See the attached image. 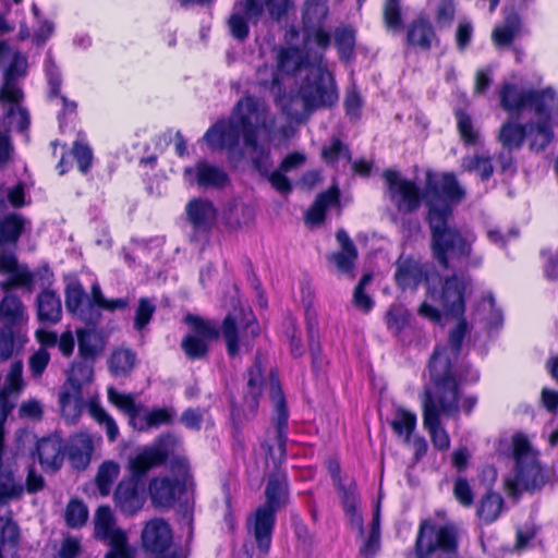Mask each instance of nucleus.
Listing matches in <instances>:
<instances>
[{
  "label": "nucleus",
  "instance_id": "1",
  "mask_svg": "<svg viewBox=\"0 0 558 558\" xmlns=\"http://www.w3.org/2000/svg\"><path fill=\"white\" fill-rule=\"evenodd\" d=\"M466 332L468 323L460 318L449 331L448 344L437 345L428 363L433 390L425 389L422 400L423 426L429 433L434 447L440 451L450 447V438L441 425L440 415H457L461 384L475 383L480 377L475 369L459 360Z\"/></svg>",
  "mask_w": 558,
  "mask_h": 558
},
{
  "label": "nucleus",
  "instance_id": "2",
  "mask_svg": "<svg viewBox=\"0 0 558 558\" xmlns=\"http://www.w3.org/2000/svg\"><path fill=\"white\" fill-rule=\"evenodd\" d=\"M274 128L275 116L268 105L257 97L245 96L234 105L228 120L217 121L203 140L214 150L226 149L230 162L236 163L244 157L241 137L250 157L270 147Z\"/></svg>",
  "mask_w": 558,
  "mask_h": 558
},
{
  "label": "nucleus",
  "instance_id": "3",
  "mask_svg": "<svg viewBox=\"0 0 558 558\" xmlns=\"http://www.w3.org/2000/svg\"><path fill=\"white\" fill-rule=\"evenodd\" d=\"M465 191L451 173L442 175L439 182L427 174L424 199L428 208V223L432 232L430 246L434 258L445 268L456 267L471 254L473 239L465 238L454 228L448 226L452 214L451 203H460Z\"/></svg>",
  "mask_w": 558,
  "mask_h": 558
},
{
  "label": "nucleus",
  "instance_id": "4",
  "mask_svg": "<svg viewBox=\"0 0 558 558\" xmlns=\"http://www.w3.org/2000/svg\"><path fill=\"white\" fill-rule=\"evenodd\" d=\"M174 444L172 434L162 435L130 460L132 474L119 483L113 496L122 513L134 514L143 508L146 499L143 477L150 469L163 464Z\"/></svg>",
  "mask_w": 558,
  "mask_h": 558
},
{
  "label": "nucleus",
  "instance_id": "5",
  "mask_svg": "<svg viewBox=\"0 0 558 558\" xmlns=\"http://www.w3.org/2000/svg\"><path fill=\"white\" fill-rule=\"evenodd\" d=\"M5 209V201L0 196V214ZM28 225L29 221L19 214H10L0 221V247L8 246L0 253V274L8 276L0 282V289L4 292L20 287L32 288L33 274L17 263L14 253L19 238Z\"/></svg>",
  "mask_w": 558,
  "mask_h": 558
},
{
  "label": "nucleus",
  "instance_id": "6",
  "mask_svg": "<svg viewBox=\"0 0 558 558\" xmlns=\"http://www.w3.org/2000/svg\"><path fill=\"white\" fill-rule=\"evenodd\" d=\"M286 476L280 472L271 474L265 490L266 502L259 506L247 521V531L264 554L270 549L276 513L286 502Z\"/></svg>",
  "mask_w": 558,
  "mask_h": 558
},
{
  "label": "nucleus",
  "instance_id": "7",
  "mask_svg": "<svg viewBox=\"0 0 558 558\" xmlns=\"http://www.w3.org/2000/svg\"><path fill=\"white\" fill-rule=\"evenodd\" d=\"M464 535V530L453 521L438 523L432 519L422 520L415 539V555L417 558H428L432 555L454 553Z\"/></svg>",
  "mask_w": 558,
  "mask_h": 558
},
{
  "label": "nucleus",
  "instance_id": "8",
  "mask_svg": "<svg viewBox=\"0 0 558 558\" xmlns=\"http://www.w3.org/2000/svg\"><path fill=\"white\" fill-rule=\"evenodd\" d=\"M515 469L512 476L506 480L508 490L515 495L523 490H539L548 481V474L539 465L530 442L523 436L513 439Z\"/></svg>",
  "mask_w": 558,
  "mask_h": 558
},
{
  "label": "nucleus",
  "instance_id": "9",
  "mask_svg": "<svg viewBox=\"0 0 558 558\" xmlns=\"http://www.w3.org/2000/svg\"><path fill=\"white\" fill-rule=\"evenodd\" d=\"M298 98L302 101L306 112L331 107L338 101L335 78L324 60L307 72L299 88Z\"/></svg>",
  "mask_w": 558,
  "mask_h": 558
},
{
  "label": "nucleus",
  "instance_id": "10",
  "mask_svg": "<svg viewBox=\"0 0 558 558\" xmlns=\"http://www.w3.org/2000/svg\"><path fill=\"white\" fill-rule=\"evenodd\" d=\"M299 31L290 27L286 33L287 47L278 53V71L286 74H293L301 69L307 72L317 63H322L325 50H320L315 44H308L302 38V46L298 47Z\"/></svg>",
  "mask_w": 558,
  "mask_h": 558
},
{
  "label": "nucleus",
  "instance_id": "11",
  "mask_svg": "<svg viewBox=\"0 0 558 558\" xmlns=\"http://www.w3.org/2000/svg\"><path fill=\"white\" fill-rule=\"evenodd\" d=\"M141 539L143 548L154 558H186V554L173 545L172 530L163 519L149 520L142 531Z\"/></svg>",
  "mask_w": 558,
  "mask_h": 558
},
{
  "label": "nucleus",
  "instance_id": "12",
  "mask_svg": "<svg viewBox=\"0 0 558 558\" xmlns=\"http://www.w3.org/2000/svg\"><path fill=\"white\" fill-rule=\"evenodd\" d=\"M269 396L275 408V444L271 445L266 442L265 447L275 466H278L284 461L287 454L286 446L288 440L287 430L289 413L279 383L275 378H271L270 380Z\"/></svg>",
  "mask_w": 558,
  "mask_h": 558
},
{
  "label": "nucleus",
  "instance_id": "13",
  "mask_svg": "<svg viewBox=\"0 0 558 558\" xmlns=\"http://www.w3.org/2000/svg\"><path fill=\"white\" fill-rule=\"evenodd\" d=\"M468 284V280L458 275L440 280L439 287L428 281L427 296L432 301L439 302L447 314L461 317L464 313V294Z\"/></svg>",
  "mask_w": 558,
  "mask_h": 558
},
{
  "label": "nucleus",
  "instance_id": "14",
  "mask_svg": "<svg viewBox=\"0 0 558 558\" xmlns=\"http://www.w3.org/2000/svg\"><path fill=\"white\" fill-rule=\"evenodd\" d=\"M221 331L228 355L235 357L240 354L241 348L246 351L252 349L253 340L259 335V327L252 314L241 320H238L233 315H227Z\"/></svg>",
  "mask_w": 558,
  "mask_h": 558
},
{
  "label": "nucleus",
  "instance_id": "15",
  "mask_svg": "<svg viewBox=\"0 0 558 558\" xmlns=\"http://www.w3.org/2000/svg\"><path fill=\"white\" fill-rule=\"evenodd\" d=\"M387 184V195L400 214H411L418 209L424 193L415 182L404 179L399 172L387 170L384 172Z\"/></svg>",
  "mask_w": 558,
  "mask_h": 558
},
{
  "label": "nucleus",
  "instance_id": "16",
  "mask_svg": "<svg viewBox=\"0 0 558 558\" xmlns=\"http://www.w3.org/2000/svg\"><path fill=\"white\" fill-rule=\"evenodd\" d=\"M95 533L97 537L108 541L111 549L106 558H134L133 549L128 545L125 533L116 526L109 507H99L95 514Z\"/></svg>",
  "mask_w": 558,
  "mask_h": 558
},
{
  "label": "nucleus",
  "instance_id": "17",
  "mask_svg": "<svg viewBox=\"0 0 558 558\" xmlns=\"http://www.w3.org/2000/svg\"><path fill=\"white\" fill-rule=\"evenodd\" d=\"M328 13V4L323 0H308L303 11V37L307 45L315 44L320 50L330 46V34L323 26Z\"/></svg>",
  "mask_w": 558,
  "mask_h": 558
},
{
  "label": "nucleus",
  "instance_id": "18",
  "mask_svg": "<svg viewBox=\"0 0 558 558\" xmlns=\"http://www.w3.org/2000/svg\"><path fill=\"white\" fill-rule=\"evenodd\" d=\"M500 107L511 117H519L524 108L534 113L541 109L542 89L522 88L512 82H504L498 90Z\"/></svg>",
  "mask_w": 558,
  "mask_h": 558
},
{
  "label": "nucleus",
  "instance_id": "19",
  "mask_svg": "<svg viewBox=\"0 0 558 558\" xmlns=\"http://www.w3.org/2000/svg\"><path fill=\"white\" fill-rule=\"evenodd\" d=\"M186 320L192 326V332L182 340L181 348L191 360H199L206 356L208 343L219 336L217 327L195 316H187Z\"/></svg>",
  "mask_w": 558,
  "mask_h": 558
},
{
  "label": "nucleus",
  "instance_id": "20",
  "mask_svg": "<svg viewBox=\"0 0 558 558\" xmlns=\"http://www.w3.org/2000/svg\"><path fill=\"white\" fill-rule=\"evenodd\" d=\"M183 180L186 184L203 190H221L230 181L223 168L207 160H199L194 166L185 167Z\"/></svg>",
  "mask_w": 558,
  "mask_h": 558
},
{
  "label": "nucleus",
  "instance_id": "21",
  "mask_svg": "<svg viewBox=\"0 0 558 558\" xmlns=\"http://www.w3.org/2000/svg\"><path fill=\"white\" fill-rule=\"evenodd\" d=\"M24 94L14 95L13 93L0 92V129L4 132H24L29 125V113L22 106Z\"/></svg>",
  "mask_w": 558,
  "mask_h": 558
},
{
  "label": "nucleus",
  "instance_id": "22",
  "mask_svg": "<svg viewBox=\"0 0 558 558\" xmlns=\"http://www.w3.org/2000/svg\"><path fill=\"white\" fill-rule=\"evenodd\" d=\"M247 158L253 169L262 178L266 179L276 191L282 194L291 192L292 186L288 178L284 175L286 171H281L280 167L277 170H272L274 159L271 156V147L251 155Z\"/></svg>",
  "mask_w": 558,
  "mask_h": 558
},
{
  "label": "nucleus",
  "instance_id": "23",
  "mask_svg": "<svg viewBox=\"0 0 558 558\" xmlns=\"http://www.w3.org/2000/svg\"><path fill=\"white\" fill-rule=\"evenodd\" d=\"M185 214L194 231L192 235V240H194L197 234L206 235L210 231L216 220L217 210L209 199L196 197L186 204Z\"/></svg>",
  "mask_w": 558,
  "mask_h": 558
},
{
  "label": "nucleus",
  "instance_id": "24",
  "mask_svg": "<svg viewBox=\"0 0 558 558\" xmlns=\"http://www.w3.org/2000/svg\"><path fill=\"white\" fill-rule=\"evenodd\" d=\"M65 308L86 324L95 325L100 318V312L93 307L89 296L80 282H72L66 286Z\"/></svg>",
  "mask_w": 558,
  "mask_h": 558
},
{
  "label": "nucleus",
  "instance_id": "25",
  "mask_svg": "<svg viewBox=\"0 0 558 558\" xmlns=\"http://www.w3.org/2000/svg\"><path fill=\"white\" fill-rule=\"evenodd\" d=\"M264 366L265 359L257 354L255 357V362L252 367L248 368L246 374V384L244 387V405L246 411L244 412V417L251 420L254 417L259 403V398L262 396L263 387H264Z\"/></svg>",
  "mask_w": 558,
  "mask_h": 558
},
{
  "label": "nucleus",
  "instance_id": "26",
  "mask_svg": "<svg viewBox=\"0 0 558 558\" xmlns=\"http://www.w3.org/2000/svg\"><path fill=\"white\" fill-rule=\"evenodd\" d=\"M185 483L167 476L155 477L149 482L148 493L157 508H170L184 490Z\"/></svg>",
  "mask_w": 558,
  "mask_h": 558
},
{
  "label": "nucleus",
  "instance_id": "27",
  "mask_svg": "<svg viewBox=\"0 0 558 558\" xmlns=\"http://www.w3.org/2000/svg\"><path fill=\"white\" fill-rule=\"evenodd\" d=\"M395 279L402 290L416 289L423 280H426V283L432 281L427 277L425 266L414 257L407 255H401L398 258Z\"/></svg>",
  "mask_w": 558,
  "mask_h": 558
},
{
  "label": "nucleus",
  "instance_id": "28",
  "mask_svg": "<svg viewBox=\"0 0 558 558\" xmlns=\"http://www.w3.org/2000/svg\"><path fill=\"white\" fill-rule=\"evenodd\" d=\"M336 239L341 247V251L333 252L327 256L328 262L335 264L337 270L342 274L354 277L353 268L357 258V250L344 230H338Z\"/></svg>",
  "mask_w": 558,
  "mask_h": 558
},
{
  "label": "nucleus",
  "instance_id": "29",
  "mask_svg": "<svg viewBox=\"0 0 558 558\" xmlns=\"http://www.w3.org/2000/svg\"><path fill=\"white\" fill-rule=\"evenodd\" d=\"M94 451L93 439L87 433H78L69 439L66 454L71 465L84 470L90 463Z\"/></svg>",
  "mask_w": 558,
  "mask_h": 558
},
{
  "label": "nucleus",
  "instance_id": "30",
  "mask_svg": "<svg viewBox=\"0 0 558 558\" xmlns=\"http://www.w3.org/2000/svg\"><path fill=\"white\" fill-rule=\"evenodd\" d=\"M338 494L341 498L343 510L349 518L350 524L353 529H356L359 534L362 535L364 532L363 518L357 509L359 494L354 482H350L348 485L343 482L335 485Z\"/></svg>",
  "mask_w": 558,
  "mask_h": 558
},
{
  "label": "nucleus",
  "instance_id": "31",
  "mask_svg": "<svg viewBox=\"0 0 558 558\" xmlns=\"http://www.w3.org/2000/svg\"><path fill=\"white\" fill-rule=\"evenodd\" d=\"M437 41L434 26L426 17L415 19L407 31V44L422 51H427Z\"/></svg>",
  "mask_w": 558,
  "mask_h": 558
},
{
  "label": "nucleus",
  "instance_id": "32",
  "mask_svg": "<svg viewBox=\"0 0 558 558\" xmlns=\"http://www.w3.org/2000/svg\"><path fill=\"white\" fill-rule=\"evenodd\" d=\"M36 451L40 464L46 469L57 470L63 461L62 440L57 435H51L37 442Z\"/></svg>",
  "mask_w": 558,
  "mask_h": 558
},
{
  "label": "nucleus",
  "instance_id": "33",
  "mask_svg": "<svg viewBox=\"0 0 558 558\" xmlns=\"http://www.w3.org/2000/svg\"><path fill=\"white\" fill-rule=\"evenodd\" d=\"M520 29V15L512 10L508 11L505 13L504 22L493 29L492 40L498 48H508L519 35Z\"/></svg>",
  "mask_w": 558,
  "mask_h": 558
},
{
  "label": "nucleus",
  "instance_id": "34",
  "mask_svg": "<svg viewBox=\"0 0 558 558\" xmlns=\"http://www.w3.org/2000/svg\"><path fill=\"white\" fill-rule=\"evenodd\" d=\"M37 316L41 323L57 324L62 317L60 298L50 290H44L37 296Z\"/></svg>",
  "mask_w": 558,
  "mask_h": 558
},
{
  "label": "nucleus",
  "instance_id": "35",
  "mask_svg": "<svg viewBox=\"0 0 558 558\" xmlns=\"http://www.w3.org/2000/svg\"><path fill=\"white\" fill-rule=\"evenodd\" d=\"M59 404L63 418L69 423L76 422L83 410L82 390L63 386L59 395Z\"/></svg>",
  "mask_w": 558,
  "mask_h": 558
},
{
  "label": "nucleus",
  "instance_id": "36",
  "mask_svg": "<svg viewBox=\"0 0 558 558\" xmlns=\"http://www.w3.org/2000/svg\"><path fill=\"white\" fill-rule=\"evenodd\" d=\"M27 59L21 52H14L10 65L4 72L3 83L0 87V92L13 93L20 95L23 93L21 87L17 85V80L26 74Z\"/></svg>",
  "mask_w": 558,
  "mask_h": 558
},
{
  "label": "nucleus",
  "instance_id": "37",
  "mask_svg": "<svg viewBox=\"0 0 558 558\" xmlns=\"http://www.w3.org/2000/svg\"><path fill=\"white\" fill-rule=\"evenodd\" d=\"M175 412L171 408H156L150 411L142 412L140 417L133 418V428L140 432H146L151 428H158L161 425H169L173 422Z\"/></svg>",
  "mask_w": 558,
  "mask_h": 558
},
{
  "label": "nucleus",
  "instance_id": "38",
  "mask_svg": "<svg viewBox=\"0 0 558 558\" xmlns=\"http://www.w3.org/2000/svg\"><path fill=\"white\" fill-rule=\"evenodd\" d=\"M136 364V353L129 348L114 349L108 360L110 373L116 377H125L131 374Z\"/></svg>",
  "mask_w": 558,
  "mask_h": 558
},
{
  "label": "nucleus",
  "instance_id": "39",
  "mask_svg": "<svg viewBox=\"0 0 558 558\" xmlns=\"http://www.w3.org/2000/svg\"><path fill=\"white\" fill-rule=\"evenodd\" d=\"M339 192L336 187L319 194L306 213V221L311 225H319L325 219L326 210L338 203Z\"/></svg>",
  "mask_w": 558,
  "mask_h": 558
},
{
  "label": "nucleus",
  "instance_id": "40",
  "mask_svg": "<svg viewBox=\"0 0 558 558\" xmlns=\"http://www.w3.org/2000/svg\"><path fill=\"white\" fill-rule=\"evenodd\" d=\"M504 509V499L500 494L488 492L478 502L477 517L486 524L495 522Z\"/></svg>",
  "mask_w": 558,
  "mask_h": 558
},
{
  "label": "nucleus",
  "instance_id": "41",
  "mask_svg": "<svg viewBox=\"0 0 558 558\" xmlns=\"http://www.w3.org/2000/svg\"><path fill=\"white\" fill-rule=\"evenodd\" d=\"M526 129L527 123L523 125L507 121L500 128L498 140L505 149H518L524 143Z\"/></svg>",
  "mask_w": 558,
  "mask_h": 558
},
{
  "label": "nucleus",
  "instance_id": "42",
  "mask_svg": "<svg viewBox=\"0 0 558 558\" xmlns=\"http://www.w3.org/2000/svg\"><path fill=\"white\" fill-rule=\"evenodd\" d=\"M22 335L11 326L0 328V362H5L14 356L24 344Z\"/></svg>",
  "mask_w": 558,
  "mask_h": 558
},
{
  "label": "nucleus",
  "instance_id": "43",
  "mask_svg": "<svg viewBox=\"0 0 558 558\" xmlns=\"http://www.w3.org/2000/svg\"><path fill=\"white\" fill-rule=\"evenodd\" d=\"M335 46L341 61H350L355 57V31L349 26H339L333 32Z\"/></svg>",
  "mask_w": 558,
  "mask_h": 558
},
{
  "label": "nucleus",
  "instance_id": "44",
  "mask_svg": "<svg viewBox=\"0 0 558 558\" xmlns=\"http://www.w3.org/2000/svg\"><path fill=\"white\" fill-rule=\"evenodd\" d=\"M24 316V305L20 298L13 294H5L0 303V318L3 326L19 324Z\"/></svg>",
  "mask_w": 558,
  "mask_h": 558
},
{
  "label": "nucleus",
  "instance_id": "45",
  "mask_svg": "<svg viewBox=\"0 0 558 558\" xmlns=\"http://www.w3.org/2000/svg\"><path fill=\"white\" fill-rule=\"evenodd\" d=\"M553 136L551 128L546 119L538 123H527L526 137L531 140L530 146L532 150H543L550 143Z\"/></svg>",
  "mask_w": 558,
  "mask_h": 558
},
{
  "label": "nucleus",
  "instance_id": "46",
  "mask_svg": "<svg viewBox=\"0 0 558 558\" xmlns=\"http://www.w3.org/2000/svg\"><path fill=\"white\" fill-rule=\"evenodd\" d=\"M108 399L111 403L128 414L130 418V425L132 427L133 418L140 417L144 411V407L142 404H137L135 402V398L132 395L119 392L114 388L108 389Z\"/></svg>",
  "mask_w": 558,
  "mask_h": 558
},
{
  "label": "nucleus",
  "instance_id": "47",
  "mask_svg": "<svg viewBox=\"0 0 558 558\" xmlns=\"http://www.w3.org/2000/svg\"><path fill=\"white\" fill-rule=\"evenodd\" d=\"M389 424L398 436L403 437L404 441L409 442L416 426V415L413 412L399 408L396 410Z\"/></svg>",
  "mask_w": 558,
  "mask_h": 558
},
{
  "label": "nucleus",
  "instance_id": "48",
  "mask_svg": "<svg viewBox=\"0 0 558 558\" xmlns=\"http://www.w3.org/2000/svg\"><path fill=\"white\" fill-rule=\"evenodd\" d=\"M93 376V365L89 360L84 359L72 364L68 379L63 386L82 390L83 385L90 383Z\"/></svg>",
  "mask_w": 558,
  "mask_h": 558
},
{
  "label": "nucleus",
  "instance_id": "49",
  "mask_svg": "<svg viewBox=\"0 0 558 558\" xmlns=\"http://www.w3.org/2000/svg\"><path fill=\"white\" fill-rule=\"evenodd\" d=\"M120 466L112 460L105 461L98 468L96 485L101 496H108L113 482L118 478Z\"/></svg>",
  "mask_w": 558,
  "mask_h": 558
},
{
  "label": "nucleus",
  "instance_id": "50",
  "mask_svg": "<svg viewBox=\"0 0 558 558\" xmlns=\"http://www.w3.org/2000/svg\"><path fill=\"white\" fill-rule=\"evenodd\" d=\"M24 385L23 362L21 360L13 361L5 375L4 385L0 390V395L7 397L19 395L23 390Z\"/></svg>",
  "mask_w": 558,
  "mask_h": 558
},
{
  "label": "nucleus",
  "instance_id": "51",
  "mask_svg": "<svg viewBox=\"0 0 558 558\" xmlns=\"http://www.w3.org/2000/svg\"><path fill=\"white\" fill-rule=\"evenodd\" d=\"M78 353L83 359L93 360L101 350L98 335L93 330H78Z\"/></svg>",
  "mask_w": 558,
  "mask_h": 558
},
{
  "label": "nucleus",
  "instance_id": "52",
  "mask_svg": "<svg viewBox=\"0 0 558 558\" xmlns=\"http://www.w3.org/2000/svg\"><path fill=\"white\" fill-rule=\"evenodd\" d=\"M410 313L402 305L393 304L385 315V323L393 336H399L408 326Z\"/></svg>",
  "mask_w": 558,
  "mask_h": 558
},
{
  "label": "nucleus",
  "instance_id": "53",
  "mask_svg": "<svg viewBox=\"0 0 558 558\" xmlns=\"http://www.w3.org/2000/svg\"><path fill=\"white\" fill-rule=\"evenodd\" d=\"M461 166L465 171L478 173L483 181L488 180L494 172V167L490 162V158L486 156H465L462 159Z\"/></svg>",
  "mask_w": 558,
  "mask_h": 558
},
{
  "label": "nucleus",
  "instance_id": "54",
  "mask_svg": "<svg viewBox=\"0 0 558 558\" xmlns=\"http://www.w3.org/2000/svg\"><path fill=\"white\" fill-rule=\"evenodd\" d=\"M89 411L94 420L105 428L108 440L114 442L119 436V427L114 418L99 405H92Z\"/></svg>",
  "mask_w": 558,
  "mask_h": 558
},
{
  "label": "nucleus",
  "instance_id": "55",
  "mask_svg": "<svg viewBox=\"0 0 558 558\" xmlns=\"http://www.w3.org/2000/svg\"><path fill=\"white\" fill-rule=\"evenodd\" d=\"M541 109L537 110L536 116L542 119L549 120L550 116L554 117L558 123V94L550 87L542 89Z\"/></svg>",
  "mask_w": 558,
  "mask_h": 558
},
{
  "label": "nucleus",
  "instance_id": "56",
  "mask_svg": "<svg viewBox=\"0 0 558 558\" xmlns=\"http://www.w3.org/2000/svg\"><path fill=\"white\" fill-rule=\"evenodd\" d=\"M88 517V510L86 506L77 500L72 499L65 509V522L70 527H80L85 524Z\"/></svg>",
  "mask_w": 558,
  "mask_h": 558
},
{
  "label": "nucleus",
  "instance_id": "57",
  "mask_svg": "<svg viewBox=\"0 0 558 558\" xmlns=\"http://www.w3.org/2000/svg\"><path fill=\"white\" fill-rule=\"evenodd\" d=\"M172 436L175 439V444L173 445L170 454L166 458L163 463L168 461L169 469L171 470V472L175 474L179 480L185 483L190 470L189 461L184 456L175 453V449L179 445V438L174 435Z\"/></svg>",
  "mask_w": 558,
  "mask_h": 558
},
{
  "label": "nucleus",
  "instance_id": "58",
  "mask_svg": "<svg viewBox=\"0 0 558 558\" xmlns=\"http://www.w3.org/2000/svg\"><path fill=\"white\" fill-rule=\"evenodd\" d=\"M266 1L267 0H242L235 5V9L239 10V12H241L247 19L248 22L257 23L263 15L264 9H268ZM270 17L275 20L272 16ZM280 19L281 17H279V20ZM276 20L278 21V19Z\"/></svg>",
  "mask_w": 558,
  "mask_h": 558
},
{
  "label": "nucleus",
  "instance_id": "59",
  "mask_svg": "<svg viewBox=\"0 0 558 558\" xmlns=\"http://www.w3.org/2000/svg\"><path fill=\"white\" fill-rule=\"evenodd\" d=\"M384 22L389 31H399L402 26L401 0H385Z\"/></svg>",
  "mask_w": 558,
  "mask_h": 558
},
{
  "label": "nucleus",
  "instance_id": "60",
  "mask_svg": "<svg viewBox=\"0 0 558 558\" xmlns=\"http://www.w3.org/2000/svg\"><path fill=\"white\" fill-rule=\"evenodd\" d=\"M156 311L155 303L148 298H141L134 317V328L142 331L150 322Z\"/></svg>",
  "mask_w": 558,
  "mask_h": 558
},
{
  "label": "nucleus",
  "instance_id": "61",
  "mask_svg": "<svg viewBox=\"0 0 558 558\" xmlns=\"http://www.w3.org/2000/svg\"><path fill=\"white\" fill-rule=\"evenodd\" d=\"M373 280L372 274H365L353 292V303L354 305L364 311L369 312L374 305L372 298L365 293V287L368 286Z\"/></svg>",
  "mask_w": 558,
  "mask_h": 558
},
{
  "label": "nucleus",
  "instance_id": "62",
  "mask_svg": "<svg viewBox=\"0 0 558 558\" xmlns=\"http://www.w3.org/2000/svg\"><path fill=\"white\" fill-rule=\"evenodd\" d=\"M453 496L463 507H471L474 502V494L469 481L458 475L453 481Z\"/></svg>",
  "mask_w": 558,
  "mask_h": 558
},
{
  "label": "nucleus",
  "instance_id": "63",
  "mask_svg": "<svg viewBox=\"0 0 558 558\" xmlns=\"http://www.w3.org/2000/svg\"><path fill=\"white\" fill-rule=\"evenodd\" d=\"M71 153L76 160L78 170L82 173H86L89 170L93 160L92 148L86 143L77 140L75 141Z\"/></svg>",
  "mask_w": 558,
  "mask_h": 558
},
{
  "label": "nucleus",
  "instance_id": "64",
  "mask_svg": "<svg viewBox=\"0 0 558 558\" xmlns=\"http://www.w3.org/2000/svg\"><path fill=\"white\" fill-rule=\"evenodd\" d=\"M228 25H229L231 35L235 39L243 41L248 36V21L235 8H234L233 13L229 17Z\"/></svg>",
  "mask_w": 558,
  "mask_h": 558
}]
</instances>
